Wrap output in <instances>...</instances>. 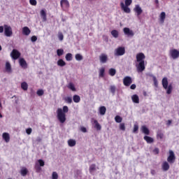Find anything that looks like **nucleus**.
<instances>
[{
    "instance_id": "25",
    "label": "nucleus",
    "mask_w": 179,
    "mask_h": 179,
    "mask_svg": "<svg viewBox=\"0 0 179 179\" xmlns=\"http://www.w3.org/2000/svg\"><path fill=\"white\" fill-rule=\"evenodd\" d=\"M141 131L143 134H145V135H149L150 134V131H149V129H148L146 126H142Z\"/></svg>"
},
{
    "instance_id": "47",
    "label": "nucleus",
    "mask_w": 179,
    "mask_h": 179,
    "mask_svg": "<svg viewBox=\"0 0 179 179\" xmlns=\"http://www.w3.org/2000/svg\"><path fill=\"white\" fill-rule=\"evenodd\" d=\"M36 94H38L39 96H43V94H44V90H38L36 92Z\"/></svg>"
},
{
    "instance_id": "12",
    "label": "nucleus",
    "mask_w": 179,
    "mask_h": 179,
    "mask_svg": "<svg viewBox=\"0 0 179 179\" xmlns=\"http://www.w3.org/2000/svg\"><path fill=\"white\" fill-rule=\"evenodd\" d=\"M108 60V57L107 56V55L102 53L99 56V61L100 62H101V64H106V62H107Z\"/></svg>"
},
{
    "instance_id": "35",
    "label": "nucleus",
    "mask_w": 179,
    "mask_h": 179,
    "mask_svg": "<svg viewBox=\"0 0 179 179\" xmlns=\"http://www.w3.org/2000/svg\"><path fill=\"white\" fill-rule=\"evenodd\" d=\"M104 72H106V69L104 67H102L99 70V76L101 78H104Z\"/></svg>"
},
{
    "instance_id": "16",
    "label": "nucleus",
    "mask_w": 179,
    "mask_h": 179,
    "mask_svg": "<svg viewBox=\"0 0 179 179\" xmlns=\"http://www.w3.org/2000/svg\"><path fill=\"white\" fill-rule=\"evenodd\" d=\"M162 169L163 171H169V170L170 169V164H169V162H164L162 165Z\"/></svg>"
},
{
    "instance_id": "4",
    "label": "nucleus",
    "mask_w": 179,
    "mask_h": 179,
    "mask_svg": "<svg viewBox=\"0 0 179 179\" xmlns=\"http://www.w3.org/2000/svg\"><path fill=\"white\" fill-rule=\"evenodd\" d=\"M4 34L6 37H12L13 31L12 27L8 24H4Z\"/></svg>"
},
{
    "instance_id": "36",
    "label": "nucleus",
    "mask_w": 179,
    "mask_h": 179,
    "mask_svg": "<svg viewBox=\"0 0 179 179\" xmlns=\"http://www.w3.org/2000/svg\"><path fill=\"white\" fill-rule=\"evenodd\" d=\"M116 73H117V71L115 69H110L109 70V75L110 76H115Z\"/></svg>"
},
{
    "instance_id": "8",
    "label": "nucleus",
    "mask_w": 179,
    "mask_h": 179,
    "mask_svg": "<svg viewBox=\"0 0 179 179\" xmlns=\"http://www.w3.org/2000/svg\"><path fill=\"white\" fill-rule=\"evenodd\" d=\"M170 55L173 59H177L179 57V51L177 49L171 50Z\"/></svg>"
},
{
    "instance_id": "30",
    "label": "nucleus",
    "mask_w": 179,
    "mask_h": 179,
    "mask_svg": "<svg viewBox=\"0 0 179 179\" xmlns=\"http://www.w3.org/2000/svg\"><path fill=\"white\" fill-rule=\"evenodd\" d=\"M110 33L113 37H114L115 38H118V36H119L118 31L113 29L111 31Z\"/></svg>"
},
{
    "instance_id": "43",
    "label": "nucleus",
    "mask_w": 179,
    "mask_h": 179,
    "mask_svg": "<svg viewBox=\"0 0 179 179\" xmlns=\"http://www.w3.org/2000/svg\"><path fill=\"white\" fill-rule=\"evenodd\" d=\"M138 129H139V126H138V124H134V129H133L134 134H138Z\"/></svg>"
},
{
    "instance_id": "17",
    "label": "nucleus",
    "mask_w": 179,
    "mask_h": 179,
    "mask_svg": "<svg viewBox=\"0 0 179 179\" xmlns=\"http://www.w3.org/2000/svg\"><path fill=\"white\" fill-rule=\"evenodd\" d=\"M2 138L6 143H9V141H10V136L9 135V133H3Z\"/></svg>"
},
{
    "instance_id": "39",
    "label": "nucleus",
    "mask_w": 179,
    "mask_h": 179,
    "mask_svg": "<svg viewBox=\"0 0 179 179\" xmlns=\"http://www.w3.org/2000/svg\"><path fill=\"white\" fill-rule=\"evenodd\" d=\"M115 120L117 123L122 122V117H120V115H117L115 117Z\"/></svg>"
},
{
    "instance_id": "6",
    "label": "nucleus",
    "mask_w": 179,
    "mask_h": 179,
    "mask_svg": "<svg viewBox=\"0 0 179 179\" xmlns=\"http://www.w3.org/2000/svg\"><path fill=\"white\" fill-rule=\"evenodd\" d=\"M167 162L169 164H173L176 162V154L171 150H169V155L167 157Z\"/></svg>"
},
{
    "instance_id": "34",
    "label": "nucleus",
    "mask_w": 179,
    "mask_h": 179,
    "mask_svg": "<svg viewBox=\"0 0 179 179\" xmlns=\"http://www.w3.org/2000/svg\"><path fill=\"white\" fill-rule=\"evenodd\" d=\"M94 124H95L94 128H96L97 131H100V129H101V126L100 125L97 120H94Z\"/></svg>"
},
{
    "instance_id": "59",
    "label": "nucleus",
    "mask_w": 179,
    "mask_h": 179,
    "mask_svg": "<svg viewBox=\"0 0 179 179\" xmlns=\"http://www.w3.org/2000/svg\"><path fill=\"white\" fill-rule=\"evenodd\" d=\"M150 173H151L152 176H155V174H156V171H155V169H152L150 171Z\"/></svg>"
},
{
    "instance_id": "1",
    "label": "nucleus",
    "mask_w": 179,
    "mask_h": 179,
    "mask_svg": "<svg viewBox=\"0 0 179 179\" xmlns=\"http://www.w3.org/2000/svg\"><path fill=\"white\" fill-rule=\"evenodd\" d=\"M136 58L137 62H139L136 65L137 71L138 72H143L146 69L145 66V58H146V56H145V54L140 52L136 55Z\"/></svg>"
},
{
    "instance_id": "28",
    "label": "nucleus",
    "mask_w": 179,
    "mask_h": 179,
    "mask_svg": "<svg viewBox=\"0 0 179 179\" xmlns=\"http://www.w3.org/2000/svg\"><path fill=\"white\" fill-rule=\"evenodd\" d=\"M67 87L68 89H70V90H72V92H76V88L75 87V85L72 83H69Z\"/></svg>"
},
{
    "instance_id": "29",
    "label": "nucleus",
    "mask_w": 179,
    "mask_h": 179,
    "mask_svg": "<svg viewBox=\"0 0 179 179\" xmlns=\"http://www.w3.org/2000/svg\"><path fill=\"white\" fill-rule=\"evenodd\" d=\"M6 71L7 72H11L12 71V66H10V63H9L8 62H6Z\"/></svg>"
},
{
    "instance_id": "45",
    "label": "nucleus",
    "mask_w": 179,
    "mask_h": 179,
    "mask_svg": "<svg viewBox=\"0 0 179 179\" xmlns=\"http://www.w3.org/2000/svg\"><path fill=\"white\" fill-rule=\"evenodd\" d=\"M52 179H58V173L56 171L52 172Z\"/></svg>"
},
{
    "instance_id": "63",
    "label": "nucleus",
    "mask_w": 179,
    "mask_h": 179,
    "mask_svg": "<svg viewBox=\"0 0 179 179\" xmlns=\"http://www.w3.org/2000/svg\"><path fill=\"white\" fill-rule=\"evenodd\" d=\"M156 5H157V6H159V0H155V1Z\"/></svg>"
},
{
    "instance_id": "57",
    "label": "nucleus",
    "mask_w": 179,
    "mask_h": 179,
    "mask_svg": "<svg viewBox=\"0 0 179 179\" xmlns=\"http://www.w3.org/2000/svg\"><path fill=\"white\" fill-rule=\"evenodd\" d=\"M80 131H81L82 132H84V133L87 132V129L86 127H82L80 128Z\"/></svg>"
},
{
    "instance_id": "9",
    "label": "nucleus",
    "mask_w": 179,
    "mask_h": 179,
    "mask_svg": "<svg viewBox=\"0 0 179 179\" xmlns=\"http://www.w3.org/2000/svg\"><path fill=\"white\" fill-rule=\"evenodd\" d=\"M123 31L124 34L128 37H134V36L135 35V34L134 33V31L129 29V28L128 27H124L123 29Z\"/></svg>"
},
{
    "instance_id": "11",
    "label": "nucleus",
    "mask_w": 179,
    "mask_h": 179,
    "mask_svg": "<svg viewBox=\"0 0 179 179\" xmlns=\"http://www.w3.org/2000/svg\"><path fill=\"white\" fill-rule=\"evenodd\" d=\"M97 170H99V167H97L96 164H92L90 166L89 172L90 174H92V176H94V171H97Z\"/></svg>"
},
{
    "instance_id": "33",
    "label": "nucleus",
    "mask_w": 179,
    "mask_h": 179,
    "mask_svg": "<svg viewBox=\"0 0 179 179\" xmlns=\"http://www.w3.org/2000/svg\"><path fill=\"white\" fill-rule=\"evenodd\" d=\"M21 176H22V177H25V176H27V173H29V171H27V169L26 168H22L21 169Z\"/></svg>"
},
{
    "instance_id": "48",
    "label": "nucleus",
    "mask_w": 179,
    "mask_h": 179,
    "mask_svg": "<svg viewBox=\"0 0 179 179\" xmlns=\"http://www.w3.org/2000/svg\"><path fill=\"white\" fill-rule=\"evenodd\" d=\"M125 6H130L132 3V0H125L124 1Z\"/></svg>"
},
{
    "instance_id": "56",
    "label": "nucleus",
    "mask_w": 179,
    "mask_h": 179,
    "mask_svg": "<svg viewBox=\"0 0 179 179\" xmlns=\"http://www.w3.org/2000/svg\"><path fill=\"white\" fill-rule=\"evenodd\" d=\"M35 169H36L37 173H38L41 170V168L40 166H38L37 165V164L35 165Z\"/></svg>"
},
{
    "instance_id": "15",
    "label": "nucleus",
    "mask_w": 179,
    "mask_h": 179,
    "mask_svg": "<svg viewBox=\"0 0 179 179\" xmlns=\"http://www.w3.org/2000/svg\"><path fill=\"white\" fill-rule=\"evenodd\" d=\"M19 64H20V66L23 68V69H27V62H26V60L24 59L20 58L19 59Z\"/></svg>"
},
{
    "instance_id": "18",
    "label": "nucleus",
    "mask_w": 179,
    "mask_h": 179,
    "mask_svg": "<svg viewBox=\"0 0 179 179\" xmlns=\"http://www.w3.org/2000/svg\"><path fill=\"white\" fill-rule=\"evenodd\" d=\"M60 5L62 8H69V1L68 0H61Z\"/></svg>"
},
{
    "instance_id": "54",
    "label": "nucleus",
    "mask_w": 179,
    "mask_h": 179,
    "mask_svg": "<svg viewBox=\"0 0 179 179\" xmlns=\"http://www.w3.org/2000/svg\"><path fill=\"white\" fill-rule=\"evenodd\" d=\"M31 41H32V43H36V41H37V36H31Z\"/></svg>"
},
{
    "instance_id": "2",
    "label": "nucleus",
    "mask_w": 179,
    "mask_h": 179,
    "mask_svg": "<svg viewBox=\"0 0 179 179\" xmlns=\"http://www.w3.org/2000/svg\"><path fill=\"white\" fill-rule=\"evenodd\" d=\"M69 111V108L68 106H63V110L62 108H58L57 110V120L61 122V124H64L65 121H66V113Z\"/></svg>"
},
{
    "instance_id": "22",
    "label": "nucleus",
    "mask_w": 179,
    "mask_h": 179,
    "mask_svg": "<svg viewBox=\"0 0 179 179\" xmlns=\"http://www.w3.org/2000/svg\"><path fill=\"white\" fill-rule=\"evenodd\" d=\"M22 33L24 36H29V34L31 33V31H30V29H29L27 27H24L22 28Z\"/></svg>"
},
{
    "instance_id": "26",
    "label": "nucleus",
    "mask_w": 179,
    "mask_h": 179,
    "mask_svg": "<svg viewBox=\"0 0 179 179\" xmlns=\"http://www.w3.org/2000/svg\"><path fill=\"white\" fill-rule=\"evenodd\" d=\"M99 111L101 115H105L106 111H107V108H106V106H100Z\"/></svg>"
},
{
    "instance_id": "40",
    "label": "nucleus",
    "mask_w": 179,
    "mask_h": 179,
    "mask_svg": "<svg viewBox=\"0 0 179 179\" xmlns=\"http://www.w3.org/2000/svg\"><path fill=\"white\" fill-rule=\"evenodd\" d=\"M76 61H82V59H83V56H82V55H80V54H76Z\"/></svg>"
},
{
    "instance_id": "58",
    "label": "nucleus",
    "mask_w": 179,
    "mask_h": 179,
    "mask_svg": "<svg viewBox=\"0 0 179 179\" xmlns=\"http://www.w3.org/2000/svg\"><path fill=\"white\" fill-rule=\"evenodd\" d=\"M130 89H131V90H135L136 89V85L132 84V85L130 86Z\"/></svg>"
},
{
    "instance_id": "14",
    "label": "nucleus",
    "mask_w": 179,
    "mask_h": 179,
    "mask_svg": "<svg viewBox=\"0 0 179 179\" xmlns=\"http://www.w3.org/2000/svg\"><path fill=\"white\" fill-rule=\"evenodd\" d=\"M120 6L125 13H131V8L125 6V4H124V2L120 3Z\"/></svg>"
},
{
    "instance_id": "51",
    "label": "nucleus",
    "mask_w": 179,
    "mask_h": 179,
    "mask_svg": "<svg viewBox=\"0 0 179 179\" xmlns=\"http://www.w3.org/2000/svg\"><path fill=\"white\" fill-rule=\"evenodd\" d=\"M110 92L113 93V94H115V86L111 85L110 87Z\"/></svg>"
},
{
    "instance_id": "32",
    "label": "nucleus",
    "mask_w": 179,
    "mask_h": 179,
    "mask_svg": "<svg viewBox=\"0 0 179 179\" xmlns=\"http://www.w3.org/2000/svg\"><path fill=\"white\" fill-rule=\"evenodd\" d=\"M21 88L22 90H27L29 89V85H27V83L23 82L21 83Z\"/></svg>"
},
{
    "instance_id": "53",
    "label": "nucleus",
    "mask_w": 179,
    "mask_h": 179,
    "mask_svg": "<svg viewBox=\"0 0 179 179\" xmlns=\"http://www.w3.org/2000/svg\"><path fill=\"white\" fill-rule=\"evenodd\" d=\"M120 129L122 131H125V124L121 123L120 125Z\"/></svg>"
},
{
    "instance_id": "7",
    "label": "nucleus",
    "mask_w": 179,
    "mask_h": 179,
    "mask_svg": "<svg viewBox=\"0 0 179 179\" xmlns=\"http://www.w3.org/2000/svg\"><path fill=\"white\" fill-rule=\"evenodd\" d=\"M20 52L16 49H13L10 53L11 58L15 60L19 59V58H20Z\"/></svg>"
},
{
    "instance_id": "42",
    "label": "nucleus",
    "mask_w": 179,
    "mask_h": 179,
    "mask_svg": "<svg viewBox=\"0 0 179 179\" xmlns=\"http://www.w3.org/2000/svg\"><path fill=\"white\" fill-rule=\"evenodd\" d=\"M57 54L58 57H61L62 55H64V49H58L57 50Z\"/></svg>"
},
{
    "instance_id": "55",
    "label": "nucleus",
    "mask_w": 179,
    "mask_h": 179,
    "mask_svg": "<svg viewBox=\"0 0 179 179\" xmlns=\"http://www.w3.org/2000/svg\"><path fill=\"white\" fill-rule=\"evenodd\" d=\"M32 131L33 130L31 129V128H28L26 129V133L27 134V135H31Z\"/></svg>"
},
{
    "instance_id": "24",
    "label": "nucleus",
    "mask_w": 179,
    "mask_h": 179,
    "mask_svg": "<svg viewBox=\"0 0 179 179\" xmlns=\"http://www.w3.org/2000/svg\"><path fill=\"white\" fill-rule=\"evenodd\" d=\"M143 139L147 142V143H153V142H155L153 138L148 136H145Z\"/></svg>"
},
{
    "instance_id": "19",
    "label": "nucleus",
    "mask_w": 179,
    "mask_h": 179,
    "mask_svg": "<svg viewBox=\"0 0 179 179\" xmlns=\"http://www.w3.org/2000/svg\"><path fill=\"white\" fill-rule=\"evenodd\" d=\"M41 17L43 22H47V13L45 12V10H41Z\"/></svg>"
},
{
    "instance_id": "38",
    "label": "nucleus",
    "mask_w": 179,
    "mask_h": 179,
    "mask_svg": "<svg viewBox=\"0 0 179 179\" xmlns=\"http://www.w3.org/2000/svg\"><path fill=\"white\" fill-rule=\"evenodd\" d=\"M65 58L66 61H72V53H67Z\"/></svg>"
},
{
    "instance_id": "46",
    "label": "nucleus",
    "mask_w": 179,
    "mask_h": 179,
    "mask_svg": "<svg viewBox=\"0 0 179 179\" xmlns=\"http://www.w3.org/2000/svg\"><path fill=\"white\" fill-rule=\"evenodd\" d=\"M157 138H159V139H163V136H164V134L162 131H158L157 134Z\"/></svg>"
},
{
    "instance_id": "52",
    "label": "nucleus",
    "mask_w": 179,
    "mask_h": 179,
    "mask_svg": "<svg viewBox=\"0 0 179 179\" xmlns=\"http://www.w3.org/2000/svg\"><path fill=\"white\" fill-rule=\"evenodd\" d=\"M154 155H159L160 150L158 148H155L153 150H152Z\"/></svg>"
},
{
    "instance_id": "49",
    "label": "nucleus",
    "mask_w": 179,
    "mask_h": 179,
    "mask_svg": "<svg viewBox=\"0 0 179 179\" xmlns=\"http://www.w3.org/2000/svg\"><path fill=\"white\" fill-rule=\"evenodd\" d=\"M58 38L60 41H62V40H64V34L62 32H59Z\"/></svg>"
},
{
    "instance_id": "10",
    "label": "nucleus",
    "mask_w": 179,
    "mask_h": 179,
    "mask_svg": "<svg viewBox=\"0 0 179 179\" xmlns=\"http://www.w3.org/2000/svg\"><path fill=\"white\" fill-rule=\"evenodd\" d=\"M132 83V78L130 76H126L123 79V85L124 86H131V84Z\"/></svg>"
},
{
    "instance_id": "37",
    "label": "nucleus",
    "mask_w": 179,
    "mask_h": 179,
    "mask_svg": "<svg viewBox=\"0 0 179 179\" xmlns=\"http://www.w3.org/2000/svg\"><path fill=\"white\" fill-rule=\"evenodd\" d=\"M152 80L154 82V85L155 86V87H157L159 86V83L157 82V78H156V76H152Z\"/></svg>"
},
{
    "instance_id": "31",
    "label": "nucleus",
    "mask_w": 179,
    "mask_h": 179,
    "mask_svg": "<svg viewBox=\"0 0 179 179\" xmlns=\"http://www.w3.org/2000/svg\"><path fill=\"white\" fill-rule=\"evenodd\" d=\"M73 100L74 103H80V96L79 95H73Z\"/></svg>"
},
{
    "instance_id": "3",
    "label": "nucleus",
    "mask_w": 179,
    "mask_h": 179,
    "mask_svg": "<svg viewBox=\"0 0 179 179\" xmlns=\"http://www.w3.org/2000/svg\"><path fill=\"white\" fill-rule=\"evenodd\" d=\"M162 86L164 89L166 90L167 94H171V92H173V85L171 84L169 85V80L166 77L162 79Z\"/></svg>"
},
{
    "instance_id": "5",
    "label": "nucleus",
    "mask_w": 179,
    "mask_h": 179,
    "mask_svg": "<svg viewBox=\"0 0 179 179\" xmlns=\"http://www.w3.org/2000/svg\"><path fill=\"white\" fill-rule=\"evenodd\" d=\"M125 54V48L119 47L115 50L114 55L115 57H121Z\"/></svg>"
},
{
    "instance_id": "13",
    "label": "nucleus",
    "mask_w": 179,
    "mask_h": 179,
    "mask_svg": "<svg viewBox=\"0 0 179 179\" xmlns=\"http://www.w3.org/2000/svg\"><path fill=\"white\" fill-rule=\"evenodd\" d=\"M134 11L137 13V16H141L142 15V13L143 10H142V8L139 5H136L135 8H134Z\"/></svg>"
},
{
    "instance_id": "50",
    "label": "nucleus",
    "mask_w": 179,
    "mask_h": 179,
    "mask_svg": "<svg viewBox=\"0 0 179 179\" xmlns=\"http://www.w3.org/2000/svg\"><path fill=\"white\" fill-rule=\"evenodd\" d=\"M30 5H32V6H36L37 5V1L36 0H29Z\"/></svg>"
},
{
    "instance_id": "61",
    "label": "nucleus",
    "mask_w": 179,
    "mask_h": 179,
    "mask_svg": "<svg viewBox=\"0 0 179 179\" xmlns=\"http://www.w3.org/2000/svg\"><path fill=\"white\" fill-rule=\"evenodd\" d=\"M171 122H172L171 120H168L166 124H167V125H171Z\"/></svg>"
},
{
    "instance_id": "27",
    "label": "nucleus",
    "mask_w": 179,
    "mask_h": 179,
    "mask_svg": "<svg viewBox=\"0 0 179 179\" xmlns=\"http://www.w3.org/2000/svg\"><path fill=\"white\" fill-rule=\"evenodd\" d=\"M57 65H58V66H65V65H66V62H65V61H64V59H59L57 61Z\"/></svg>"
},
{
    "instance_id": "64",
    "label": "nucleus",
    "mask_w": 179,
    "mask_h": 179,
    "mask_svg": "<svg viewBox=\"0 0 179 179\" xmlns=\"http://www.w3.org/2000/svg\"><path fill=\"white\" fill-rule=\"evenodd\" d=\"M2 50V46H1V45H0V51H1Z\"/></svg>"
},
{
    "instance_id": "20",
    "label": "nucleus",
    "mask_w": 179,
    "mask_h": 179,
    "mask_svg": "<svg viewBox=\"0 0 179 179\" xmlns=\"http://www.w3.org/2000/svg\"><path fill=\"white\" fill-rule=\"evenodd\" d=\"M67 143L70 148H73V146L76 145V141L72 138H70L68 140Z\"/></svg>"
},
{
    "instance_id": "60",
    "label": "nucleus",
    "mask_w": 179,
    "mask_h": 179,
    "mask_svg": "<svg viewBox=\"0 0 179 179\" xmlns=\"http://www.w3.org/2000/svg\"><path fill=\"white\" fill-rule=\"evenodd\" d=\"M0 33H3V27L0 26Z\"/></svg>"
},
{
    "instance_id": "44",
    "label": "nucleus",
    "mask_w": 179,
    "mask_h": 179,
    "mask_svg": "<svg viewBox=\"0 0 179 179\" xmlns=\"http://www.w3.org/2000/svg\"><path fill=\"white\" fill-rule=\"evenodd\" d=\"M38 163L39 164V166L41 167H44V166L45 164V162H44V161L43 159H38Z\"/></svg>"
},
{
    "instance_id": "23",
    "label": "nucleus",
    "mask_w": 179,
    "mask_h": 179,
    "mask_svg": "<svg viewBox=\"0 0 179 179\" xmlns=\"http://www.w3.org/2000/svg\"><path fill=\"white\" fill-rule=\"evenodd\" d=\"M164 20H166V13L162 12L159 15V22L163 24L164 23Z\"/></svg>"
},
{
    "instance_id": "21",
    "label": "nucleus",
    "mask_w": 179,
    "mask_h": 179,
    "mask_svg": "<svg viewBox=\"0 0 179 179\" xmlns=\"http://www.w3.org/2000/svg\"><path fill=\"white\" fill-rule=\"evenodd\" d=\"M131 100L133 103H135L136 104H139V96L137 94H134L131 96Z\"/></svg>"
},
{
    "instance_id": "41",
    "label": "nucleus",
    "mask_w": 179,
    "mask_h": 179,
    "mask_svg": "<svg viewBox=\"0 0 179 179\" xmlns=\"http://www.w3.org/2000/svg\"><path fill=\"white\" fill-rule=\"evenodd\" d=\"M64 101L66 103H68L69 104H71L72 103V98L71 96H67L64 98Z\"/></svg>"
},
{
    "instance_id": "62",
    "label": "nucleus",
    "mask_w": 179,
    "mask_h": 179,
    "mask_svg": "<svg viewBox=\"0 0 179 179\" xmlns=\"http://www.w3.org/2000/svg\"><path fill=\"white\" fill-rule=\"evenodd\" d=\"M36 141H37V142H41V138L38 137V138L36 139Z\"/></svg>"
}]
</instances>
